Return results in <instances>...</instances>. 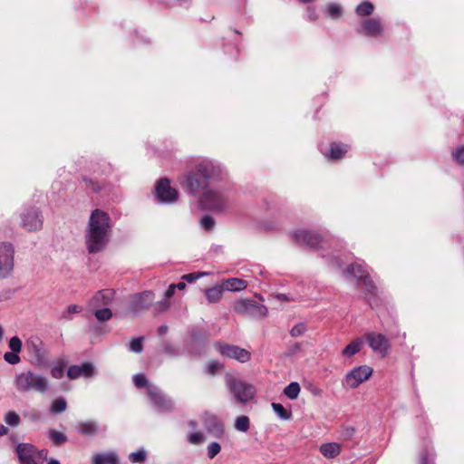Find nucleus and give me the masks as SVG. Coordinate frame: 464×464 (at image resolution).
Listing matches in <instances>:
<instances>
[{"instance_id": "864d4df0", "label": "nucleus", "mask_w": 464, "mask_h": 464, "mask_svg": "<svg viewBox=\"0 0 464 464\" xmlns=\"http://www.w3.org/2000/svg\"><path fill=\"white\" fill-rule=\"evenodd\" d=\"M204 435L199 431L190 433L188 436L189 443L194 445L201 444L204 441Z\"/></svg>"}, {"instance_id": "4468645a", "label": "nucleus", "mask_w": 464, "mask_h": 464, "mask_svg": "<svg viewBox=\"0 0 464 464\" xmlns=\"http://www.w3.org/2000/svg\"><path fill=\"white\" fill-rule=\"evenodd\" d=\"M22 225L28 231H37L43 227V217L37 208H26L22 214Z\"/></svg>"}, {"instance_id": "774afa93", "label": "nucleus", "mask_w": 464, "mask_h": 464, "mask_svg": "<svg viewBox=\"0 0 464 464\" xmlns=\"http://www.w3.org/2000/svg\"><path fill=\"white\" fill-rule=\"evenodd\" d=\"M7 432L8 429L5 425L0 424V436H4L7 434Z\"/></svg>"}, {"instance_id": "8fccbe9b", "label": "nucleus", "mask_w": 464, "mask_h": 464, "mask_svg": "<svg viewBox=\"0 0 464 464\" xmlns=\"http://www.w3.org/2000/svg\"><path fill=\"white\" fill-rule=\"evenodd\" d=\"M19 353H14V352H6L5 354H4V359L5 362H7L8 363L10 364H16L20 362V357L18 355Z\"/></svg>"}, {"instance_id": "ddd939ff", "label": "nucleus", "mask_w": 464, "mask_h": 464, "mask_svg": "<svg viewBox=\"0 0 464 464\" xmlns=\"http://www.w3.org/2000/svg\"><path fill=\"white\" fill-rule=\"evenodd\" d=\"M372 374V368L367 365L354 367L345 376V384L352 388H357L364 381L368 380Z\"/></svg>"}, {"instance_id": "09e8293b", "label": "nucleus", "mask_w": 464, "mask_h": 464, "mask_svg": "<svg viewBox=\"0 0 464 464\" xmlns=\"http://www.w3.org/2000/svg\"><path fill=\"white\" fill-rule=\"evenodd\" d=\"M9 348L12 352L20 353L22 350V341L18 336H14L9 340Z\"/></svg>"}, {"instance_id": "423d86ee", "label": "nucleus", "mask_w": 464, "mask_h": 464, "mask_svg": "<svg viewBox=\"0 0 464 464\" xmlns=\"http://www.w3.org/2000/svg\"><path fill=\"white\" fill-rule=\"evenodd\" d=\"M225 382L236 400L243 404L250 401L256 395V391L252 384L237 379L232 374H226Z\"/></svg>"}, {"instance_id": "2f4dec72", "label": "nucleus", "mask_w": 464, "mask_h": 464, "mask_svg": "<svg viewBox=\"0 0 464 464\" xmlns=\"http://www.w3.org/2000/svg\"><path fill=\"white\" fill-rule=\"evenodd\" d=\"M250 427L249 418L246 415H241L236 418L234 428L241 432H246Z\"/></svg>"}, {"instance_id": "c85d7f7f", "label": "nucleus", "mask_w": 464, "mask_h": 464, "mask_svg": "<svg viewBox=\"0 0 464 464\" xmlns=\"http://www.w3.org/2000/svg\"><path fill=\"white\" fill-rule=\"evenodd\" d=\"M91 309L93 310L95 318L101 323L107 322L112 318V312L110 308L99 307Z\"/></svg>"}, {"instance_id": "f3484780", "label": "nucleus", "mask_w": 464, "mask_h": 464, "mask_svg": "<svg viewBox=\"0 0 464 464\" xmlns=\"http://www.w3.org/2000/svg\"><path fill=\"white\" fill-rule=\"evenodd\" d=\"M114 291L110 288L98 291L89 301L90 308L105 307L114 299Z\"/></svg>"}, {"instance_id": "58836bf2", "label": "nucleus", "mask_w": 464, "mask_h": 464, "mask_svg": "<svg viewBox=\"0 0 464 464\" xmlns=\"http://www.w3.org/2000/svg\"><path fill=\"white\" fill-rule=\"evenodd\" d=\"M82 181L84 182L85 187L93 192H98L102 188V184L95 179L84 177Z\"/></svg>"}, {"instance_id": "603ef678", "label": "nucleus", "mask_w": 464, "mask_h": 464, "mask_svg": "<svg viewBox=\"0 0 464 464\" xmlns=\"http://www.w3.org/2000/svg\"><path fill=\"white\" fill-rule=\"evenodd\" d=\"M223 367L222 363L218 361H211L207 363L206 369L208 373L215 374L218 371H219Z\"/></svg>"}, {"instance_id": "a18cd8bd", "label": "nucleus", "mask_w": 464, "mask_h": 464, "mask_svg": "<svg viewBox=\"0 0 464 464\" xmlns=\"http://www.w3.org/2000/svg\"><path fill=\"white\" fill-rule=\"evenodd\" d=\"M434 454L432 449L426 450L420 453V464H434Z\"/></svg>"}, {"instance_id": "6e6d98bb", "label": "nucleus", "mask_w": 464, "mask_h": 464, "mask_svg": "<svg viewBox=\"0 0 464 464\" xmlns=\"http://www.w3.org/2000/svg\"><path fill=\"white\" fill-rule=\"evenodd\" d=\"M355 432V429L353 427H344L342 429L340 432V436L343 440H351Z\"/></svg>"}, {"instance_id": "a878e982", "label": "nucleus", "mask_w": 464, "mask_h": 464, "mask_svg": "<svg viewBox=\"0 0 464 464\" xmlns=\"http://www.w3.org/2000/svg\"><path fill=\"white\" fill-rule=\"evenodd\" d=\"M222 285L225 290L233 292L246 289L247 283L243 279L232 277L225 280Z\"/></svg>"}, {"instance_id": "393cba45", "label": "nucleus", "mask_w": 464, "mask_h": 464, "mask_svg": "<svg viewBox=\"0 0 464 464\" xmlns=\"http://www.w3.org/2000/svg\"><path fill=\"white\" fill-rule=\"evenodd\" d=\"M319 450L321 454L327 459H334L341 453V446L336 442L324 443Z\"/></svg>"}, {"instance_id": "c756f323", "label": "nucleus", "mask_w": 464, "mask_h": 464, "mask_svg": "<svg viewBox=\"0 0 464 464\" xmlns=\"http://www.w3.org/2000/svg\"><path fill=\"white\" fill-rule=\"evenodd\" d=\"M271 407L275 413L283 420H288L292 417L290 410H286L281 403L273 402Z\"/></svg>"}, {"instance_id": "0e129e2a", "label": "nucleus", "mask_w": 464, "mask_h": 464, "mask_svg": "<svg viewBox=\"0 0 464 464\" xmlns=\"http://www.w3.org/2000/svg\"><path fill=\"white\" fill-rule=\"evenodd\" d=\"M29 345H30L31 349H32V350H33V351H34V352L38 355V354H39V353H40V348H39V346H38V343H35V342H34V341H31V342L29 343Z\"/></svg>"}, {"instance_id": "5701e85b", "label": "nucleus", "mask_w": 464, "mask_h": 464, "mask_svg": "<svg viewBox=\"0 0 464 464\" xmlns=\"http://www.w3.org/2000/svg\"><path fill=\"white\" fill-rule=\"evenodd\" d=\"M348 150L349 146L346 144L333 142L330 145L329 151L324 153V156L334 160H340L347 153Z\"/></svg>"}, {"instance_id": "f03ea898", "label": "nucleus", "mask_w": 464, "mask_h": 464, "mask_svg": "<svg viewBox=\"0 0 464 464\" xmlns=\"http://www.w3.org/2000/svg\"><path fill=\"white\" fill-rule=\"evenodd\" d=\"M111 224L109 215L95 209L92 212L85 234L86 248L90 254L102 251L110 239Z\"/></svg>"}, {"instance_id": "9b49d317", "label": "nucleus", "mask_w": 464, "mask_h": 464, "mask_svg": "<svg viewBox=\"0 0 464 464\" xmlns=\"http://www.w3.org/2000/svg\"><path fill=\"white\" fill-rule=\"evenodd\" d=\"M293 238L299 245H304L311 248L317 246L324 247L327 245V241L324 240L320 235L313 231L308 230H296L293 233Z\"/></svg>"}, {"instance_id": "f257e3e1", "label": "nucleus", "mask_w": 464, "mask_h": 464, "mask_svg": "<svg viewBox=\"0 0 464 464\" xmlns=\"http://www.w3.org/2000/svg\"><path fill=\"white\" fill-rule=\"evenodd\" d=\"M226 177L227 172L219 163L204 159L195 165L193 170L183 176L181 183L188 193L198 195L208 189L210 183L223 180Z\"/></svg>"}, {"instance_id": "c9c22d12", "label": "nucleus", "mask_w": 464, "mask_h": 464, "mask_svg": "<svg viewBox=\"0 0 464 464\" xmlns=\"http://www.w3.org/2000/svg\"><path fill=\"white\" fill-rule=\"evenodd\" d=\"M67 408V402L63 398H58L54 400L50 407V411L53 414H58L63 412Z\"/></svg>"}, {"instance_id": "3c124183", "label": "nucleus", "mask_w": 464, "mask_h": 464, "mask_svg": "<svg viewBox=\"0 0 464 464\" xmlns=\"http://www.w3.org/2000/svg\"><path fill=\"white\" fill-rule=\"evenodd\" d=\"M208 275V273H203V272H194V273H189V274H186L182 276V279L188 283H193L195 282L196 280L201 278L202 276Z\"/></svg>"}, {"instance_id": "aec40b11", "label": "nucleus", "mask_w": 464, "mask_h": 464, "mask_svg": "<svg viewBox=\"0 0 464 464\" xmlns=\"http://www.w3.org/2000/svg\"><path fill=\"white\" fill-rule=\"evenodd\" d=\"M205 429L215 438L220 439L225 432L224 424L213 415H208L204 420Z\"/></svg>"}, {"instance_id": "5fc2aeb1", "label": "nucleus", "mask_w": 464, "mask_h": 464, "mask_svg": "<svg viewBox=\"0 0 464 464\" xmlns=\"http://www.w3.org/2000/svg\"><path fill=\"white\" fill-rule=\"evenodd\" d=\"M64 373V366L63 364L54 365L51 369V375L55 379L63 378Z\"/></svg>"}, {"instance_id": "1a4fd4ad", "label": "nucleus", "mask_w": 464, "mask_h": 464, "mask_svg": "<svg viewBox=\"0 0 464 464\" xmlns=\"http://www.w3.org/2000/svg\"><path fill=\"white\" fill-rule=\"evenodd\" d=\"M14 249L12 244L0 243V278L8 277L14 270Z\"/></svg>"}, {"instance_id": "473e14b6", "label": "nucleus", "mask_w": 464, "mask_h": 464, "mask_svg": "<svg viewBox=\"0 0 464 464\" xmlns=\"http://www.w3.org/2000/svg\"><path fill=\"white\" fill-rule=\"evenodd\" d=\"M300 393V385L296 382H292L284 389V394L290 400H295Z\"/></svg>"}, {"instance_id": "20e7f679", "label": "nucleus", "mask_w": 464, "mask_h": 464, "mask_svg": "<svg viewBox=\"0 0 464 464\" xmlns=\"http://www.w3.org/2000/svg\"><path fill=\"white\" fill-rule=\"evenodd\" d=\"M233 200L230 188H209L203 192L200 204L208 210L221 213L226 211Z\"/></svg>"}, {"instance_id": "e433bc0d", "label": "nucleus", "mask_w": 464, "mask_h": 464, "mask_svg": "<svg viewBox=\"0 0 464 464\" xmlns=\"http://www.w3.org/2000/svg\"><path fill=\"white\" fill-rule=\"evenodd\" d=\"M82 311V307L78 304H70L65 311H63L60 319L71 321L72 319V314H79Z\"/></svg>"}, {"instance_id": "0eeeda50", "label": "nucleus", "mask_w": 464, "mask_h": 464, "mask_svg": "<svg viewBox=\"0 0 464 464\" xmlns=\"http://www.w3.org/2000/svg\"><path fill=\"white\" fill-rule=\"evenodd\" d=\"M364 337L373 353L379 354L382 358L389 354L392 344L386 335L377 332H368Z\"/></svg>"}, {"instance_id": "052dcab7", "label": "nucleus", "mask_w": 464, "mask_h": 464, "mask_svg": "<svg viewBox=\"0 0 464 464\" xmlns=\"http://www.w3.org/2000/svg\"><path fill=\"white\" fill-rule=\"evenodd\" d=\"M276 298L279 301H285V302H288V301H295L296 300L297 298L294 297V296H289L285 294H277L276 295Z\"/></svg>"}, {"instance_id": "bf43d9fd", "label": "nucleus", "mask_w": 464, "mask_h": 464, "mask_svg": "<svg viewBox=\"0 0 464 464\" xmlns=\"http://www.w3.org/2000/svg\"><path fill=\"white\" fill-rule=\"evenodd\" d=\"M307 17L310 21H315L318 18L316 10L314 7L307 8Z\"/></svg>"}, {"instance_id": "7ed1b4c3", "label": "nucleus", "mask_w": 464, "mask_h": 464, "mask_svg": "<svg viewBox=\"0 0 464 464\" xmlns=\"http://www.w3.org/2000/svg\"><path fill=\"white\" fill-rule=\"evenodd\" d=\"M14 385L19 392L45 393L49 390L48 379L44 375L31 370L16 373Z\"/></svg>"}, {"instance_id": "cd10ccee", "label": "nucleus", "mask_w": 464, "mask_h": 464, "mask_svg": "<svg viewBox=\"0 0 464 464\" xmlns=\"http://www.w3.org/2000/svg\"><path fill=\"white\" fill-rule=\"evenodd\" d=\"M362 340L355 339L344 347L342 354L345 357H351L360 352L362 346Z\"/></svg>"}, {"instance_id": "69168bd1", "label": "nucleus", "mask_w": 464, "mask_h": 464, "mask_svg": "<svg viewBox=\"0 0 464 464\" xmlns=\"http://www.w3.org/2000/svg\"><path fill=\"white\" fill-rule=\"evenodd\" d=\"M168 332V326L167 325H160L158 329V334L160 335H164Z\"/></svg>"}, {"instance_id": "7c9ffc66", "label": "nucleus", "mask_w": 464, "mask_h": 464, "mask_svg": "<svg viewBox=\"0 0 464 464\" xmlns=\"http://www.w3.org/2000/svg\"><path fill=\"white\" fill-rule=\"evenodd\" d=\"M47 436L56 446H60L67 441V437L64 433L53 429L48 430Z\"/></svg>"}, {"instance_id": "f8f14e48", "label": "nucleus", "mask_w": 464, "mask_h": 464, "mask_svg": "<svg viewBox=\"0 0 464 464\" xmlns=\"http://www.w3.org/2000/svg\"><path fill=\"white\" fill-rule=\"evenodd\" d=\"M216 349L222 356L235 359L240 362H246L251 358V353L247 350L237 345L217 343Z\"/></svg>"}, {"instance_id": "4c0bfd02", "label": "nucleus", "mask_w": 464, "mask_h": 464, "mask_svg": "<svg viewBox=\"0 0 464 464\" xmlns=\"http://www.w3.org/2000/svg\"><path fill=\"white\" fill-rule=\"evenodd\" d=\"M4 420L11 427H17L21 422L20 416L14 411H10L5 415Z\"/></svg>"}, {"instance_id": "39448f33", "label": "nucleus", "mask_w": 464, "mask_h": 464, "mask_svg": "<svg viewBox=\"0 0 464 464\" xmlns=\"http://www.w3.org/2000/svg\"><path fill=\"white\" fill-rule=\"evenodd\" d=\"M345 273L347 276H353L356 279L358 286L364 291L370 305L373 306L374 302L372 298L375 297L377 289L369 277L366 266L358 263L352 264L347 267Z\"/></svg>"}, {"instance_id": "9d476101", "label": "nucleus", "mask_w": 464, "mask_h": 464, "mask_svg": "<svg viewBox=\"0 0 464 464\" xmlns=\"http://www.w3.org/2000/svg\"><path fill=\"white\" fill-rule=\"evenodd\" d=\"M236 312L252 317L262 318L266 315L267 308L250 299L239 300L235 305Z\"/></svg>"}, {"instance_id": "72a5a7b5", "label": "nucleus", "mask_w": 464, "mask_h": 464, "mask_svg": "<svg viewBox=\"0 0 464 464\" xmlns=\"http://www.w3.org/2000/svg\"><path fill=\"white\" fill-rule=\"evenodd\" d=\"M373 10V5L369 1H364L357 5L355 12L359 16H368L372 14Z\"/></svg>"}, {"instance_id": "b1692460", "label": "nucleus", "mask_w": 464, "mask_h": 464, "mask_svg": "<svg viewBox=\"0 0 464 464\" xmlns=\"http://www.w3.org/2000/svg\"><path fill=\"white\" fill-rule=\"evenodd\" d=\"M76 430L84 436H93L98 432V425L95 421H80L76 424Z\"/></svg>"}, {"instance_id": "ea45409f", "label": "nucleus", "mask_w": 464, "mask_h": 464, "mask_svg": "<svg viewBox=\"0 0 464 464\" xmlns=\"http://www.w3.org/2000/svg\"><path fill=\"white\" fill-rule=\"evenodd\" d=\"M133 383L137 388H147L148 385H153L152 383H150L146 376L142 373H137L132 378Z\"/></svg>"}, {"instance_id": "13d9d810", "label": "nucleus", "mask_w": 464, "mask_h": 464, "mask_svg": "<svg viewBox=\"0 0 464 464\" xmlns=\"http://www.w3.org/2000/svg\"><path fill=\"white\" fill-rule=\"evenodd\" d=\"M175 291H176V287H175L174 284L169 285L168 289L164 293V298L169 299V298L172 297L175 294Z\"/></svg>"}, {"instance_id": "37998d69", "label": "nucleus", "mask_w": 464, "mask_h": 464, "mask_svg": "<svg viewBox=\"0 0 464 464\" xmlns=\"http://www.w3.org/2000/svg\"><path fill=\"white\" fill-rule=\"evenodd\" d=\"M143 337H137L131 340L129 345L130 351L140 353L143 350Z\"/></svg>"}, {"instance_id": "79ce46f5", "label": "nucleus", "mask_w": 464, "mask_h": 464, "mask_svg": "<svg viewBox=\"0 0 464 464\" xmlns=\"http://www.w3.org/2000/svg\"><path fill=\"white\" fill-rule=\"evenodd\" d=\"M215 219L209 215H204L200 219V226L206 231H210L215 227Z\"/></svg>"}, {"instance_id": "4d7b16f0", "label": "nucleus", "mask_w": 464, "mask_h": 464, "mask_svg": "<svg viewBox=\"0 0 464 464\" xmlns=\"http://www.w3.org/2000/svg\"><path fill=\"white\" fill-rule=\"evenodd\" d=\"M163 351L165 353H167L170 356H179V349L170 343H165L163 346Z\"/></svg>"}, {"instance_id": "a211bd4d", "label": "nucleus", "mask_w": 464, "mask_h": 464, "mask_svg": "<svg viewBox=\"0 0 464 464\" xmlns=\"http://www.w3.org/2000/svg\"><path fill=\"white\" fill-rule=\"evenodd\" d=\"M154 295L150 291H144L140 294L135 295L130 303V310L133 313H139L147 309L153 302Z\"/></svg>"}, {"instance_id": "680f3d73", "label": "nucleus", "mask_w": 464, "mask_h": 464, "mask_svg": "<svg viewBox=\"0 0 464 464\" xmlns=\"http://www.w3.org/2000/svg\"><path fill=\"white\" fill-rule=\"evenodd\" d=\"M169 304H169V302L168 301V299H166V298H165L164 300H162V301H160V302H159V303L157 304L158 310H159V311H160V312H161V311H164V310H166V309H168V308H169Z\"/></svg>"}, {"instance_id": "f704fd0d", "label": "nucleus", "mask_w": 464, "mask_h": 464, "mask_svg": "<svg viewBox=\"0 0 464 464\" xmlns=\"http://www.w3.org/2000/svg\"><path fill=\"white\" fill-rule=\"evenodd\" d=\"M325 14L333 19L338 18L342 14V7L336 3H329L325 5Z\"/></svg>"}, {"instance_id": "6e6552de", "label": "nucleus", "mask_w": 464, "mask_h": 464, "mask_svg": "<svg viewBox=\"0 0 464 464\" xmlns=\"http://www.w3.org/2000/svg\"><path fill=\"white\" fill-rule=\"evenodd\" d=\"M152 406L160 412H169L173 409V402L158 386L148 385L147 392Z\"/></svg>"}, {"instance_id": "2eb2a0df", "label": "nucleus", "mask_w": 464, "mask_h": 464, "mask_svg": "<svg viewBox=\"0 0 464 464\" xmlns=\"http://www.w3.org/2000/svg\"><path fill=\"white\" fill-rule=\"evenodd\" d=\"M156 196L159 201L165 204H171L179 198L178 191L170 186L168 179H161L156 186Z\"/></svg>"}, {"instance_id": "412c9836", "label": "nucleus", "mask_w": 464, "mask_h": 464, "mask_svg": "<svg viewBox=\"0 0 464 464\" xmlns=\"http://www.w3.org/2000/svg\"><path fill=\"white\" fill-rule=\"evenodd\" d=\"M93 365L91 362H84L82 365H72L67 370V376L72 379H77L81 376L88 378L93 374Z\"/></svg>"}, {"instance_id": "c03bdc74", "label": "nucleus", "mask_w": 464, "mask_h": 464, "mask_svg": "<svg viewBox=\"0 0 464 464\" xmlns=\"http://www.w3.org/2000/svg\"><path fill=\"white\" fill-rule=\"evenodd\" d=\"M307 330L306 324L304 323H299L293 326L290 331V334L293 337H299L303 335Z\"/></svg>"}, {"instance_id": "4be33fe9", "label": "nucleus", "mask_w": 464, "mask_h": 464, "mask_svg": "<svg viewBox=\"0 0 464 464\" xmlns=\"http://www.w3.org/2000/svg\"><path fill=\"white\" fill-rule=\"evenodd\" d=\"M92 464H120V459L114 451L96 453L92 456Z\"/></svg>"}, {"instance_id": "6ab92c4d", "label": "nucleus", "mask_w": 464, "mask_h": 464, "mask_svg": "<svg viewBox=\"0 0 464 464\" xmlns=\"http://www.w3.org/2000/svg\"><path fill=\"white\" fill-rule=\"evenodd\" d=\"M359 34L367 36H379L382 33V25L379 18H369L363 21L362 26L357 29Z\"/></svg>"}, {"instance_id": "bb28decb", "label": "nucleus", "mask_w": 464, "mask_h": 464, "mask_svg": "<svg viewBox=\"0 0 464 464\" xmlns=\"http://www.w3.org/2000/svg\"><path fill=\"white\" fill-rule=\"evenodd\" d=\"M224 290L223 285H215L205 290V296L209 303H218L221 299Z\"/></svg>"}, {"instance_id": "dca6fc26", "label": "nucleus", "mask_w": 464, "mask_h": 464, "mask_svg": "<svg viewBox=\"0 0 464 464\" xmlns=\"http://www.w3.org/2000/svg\"><path fill=\"white\" fill-rule=\"evenodd\" d=\"M15 452L20 464H38L37 449L30 443H19Z\"/></svg>"}, {"instance_id": "e2e57ef3", "label": "nucleus", "mask_w": 464, "mask_h": 464, "mask_svg": "<svg viewBox=\"0 0 464 464\" xmlns=\"http://www.w3.org/2000/svg\"><path fill=\"white\" fill-rule=\"evenodd\" d=\"M48 455V451L46 450H37V460L38 459H46Z\"/></svg>"}, {"instance_id": "338daca9", "label": "nucleus", "mask_w": 464, "mask_h": 464, "mask_svg": "<svg viewBox=\"0 0 464 464\" xmlns=\"http://www.w3.org/2000/svg\"><path fill=\"white\" fill-rule=\"evenodd\" d=\"M176 289L184 290L186 288V283L184 281L179 282L178 284H174Z\"/></svg>"}, {"instance_id": "49530a36", "label": "nucleus", "mask_w": 464, "mask_h": 464, "mask_svg": "<svg viewBox=\"0 0 464 464\" xmlns=\"http://www.w3.org/2000/svg\"><path fill=\"white\" fill-rule=\"evenodd\" d=\"M452 158L459 164L464 165V146H460L452 150Z\"/></svg>"}, {"instance_id": "a19ab883", "label": "nucleus", "mask_w": 464, "mask_h": 464, "mask_svg": "<svg viewBox=\"0 0 464 464\" xmlns=\"http://www.w3.org/2000/svg\"><path fill=\"white\" fill-rule=\"evenodd\" d=\"M147 452L144 449H140L139 450L132 452L129 455V459L132 463L142 462L146 459Z\"/></svg>"}, {"instance_id": "de8ad7c7", "label": "nucleus", "mask_w": 464, "mask_h": 464, "mask_svg": "<svg viewBox=\"0 0 464 464\" xmlns=\"http://www.w3.org/2000/svg\"><path fill=\"white\" fill-rule=\"evenodd\" d=\"M208 457L212 459H214L221 450V446L218 442H211L208 446Z\"/></svg>"}]
</instances>
